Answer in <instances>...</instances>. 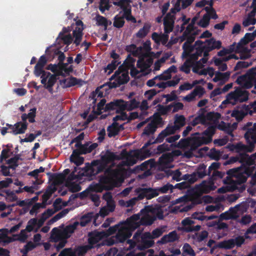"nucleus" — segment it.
I'll return each instance as SVG.
<instances>
[{"label": "nucleus", "instance_id": "nucleus-1", "mask_svg": "<svg viewBox=\"0 0 256 256\" xmlns=\"http://www.w3.org/2000/svg\"><path fill=\"white\" fill-rule=\"evenodd\" d=\"M256 154L249 156L246 153H239L236 156H231L226 162L225 164H230L236 162L240 164L237 168L230 169L227 171V174L230 177H236L234 181V188H236V184H240L246 181L248 177L251 175L250 166L255 163Z\"/></svg>", "mask_w": 256, "mask_h": 256}, {"label": "nucleus", "instance_id": "nucleus-2", "mask_svg": "<svg viewBox=\"0 0 256 256\" xmlns=\"http://www.w3.org/2000/svg\"><path fill=\"white\" fill-rule=\"evenodd\" d=\"M128 218L133 226V230H136L140 226H151L156 220V218L149 212L148 206L142 209L140 213L133 214Z\"/></svg>", "mask_w": 256, "mask_h": 256}, {"label": "nucleus", "instance_id": "nucleus-3", "mask_svg": "<svg viewBox=\"0 0 256 256\" xmlns=\"http://www.w3.org/2000/svg\"><path fill=\"white\" fill-rule=\"evenodd\" d=\"M99 180L100 182L104 186L106 190H112L119 186L118 171L110 168L106 170L104 175L100 176Z\"/></svg>", "mask_w": 256, "mask_h": 256}, {"label": "nucleus", "instance_id": "nucleus-4", "mask_svg": "<svg viewBox=\"0 0 256 256\" xmlns=\"http://www.w3.org/2000/svg\"><path fill=\"white\" fill-rule=\"evenodd\" d=\"M134 230H133V226L128 218L126 221L122 222V225L120 226L116 236L110 239V244L124 242L132 236Z\"/></svg>", "mask_w": 256, "mask_h": 256}, {"label": "nucleus", "instance_id": "nucleus-5", "mask_svg": "<svg viewBox=\"0 0 256 256\" xmlns=\"http://www.w3.org/2000/svg\"><path fill=\"white\" fill-rule=\"evenodd\" d=\"M167 136L166 134L162 130L155 140H154V137H152V138L150 139L149 140L144 144L140 150H136L134 152V156L141 160H143L149 157L150 156V151L148 150H146V148L152 144L161 143Z\"/></svg>", "mask_w": 256, "mask_h": 256}, {"label": "nucleus", "instance_id": "nucleus-6", "mask_svg": "<svg viewBox=\"0 0 256 256\" xmlns=\"http://www.w3.org/2000/svg\"><path fill=\"white\" fill-rule=\"evenodd\" d=\"M248 95L249 93L246 90L237 88L227 95L226 100L222 102V104L229 103L234 105L238 102H246L248 98Z\"/></svg>", "mask_w": 256, "mask_h": 256}, {"label": "nucleus", "instance_id": "nucleus-7", "mask_svg": "<svg viewBox=\"0 0 256 256\" xmlns=\"http://www.w3.org/2000/svg\"><path fill=\"white\" fill-rule=\"evenodd\" d=\"M242 130L246 131L244 138L246 143L254 148L256 144V124L248 122L243 126Z\"/></svg>", "mask_w": 256, "mask_h": 256}, {"label": "nucleus", "instance_id": "nucleus-8", "mask_svg": "<svg viewBox=\"0 0 256 256\" xmlns=\"http://www.w3.org/2000/svg\"><path fill=\"white\" fill-rule=\"evenodd\" d=\"M108 165L100 160H94L91 162V166L89 168V172L90 176H95L98 174L104 172Z\"/></svg>", "mask_w": 256, "mask_h": 256}, {"label": "nucleus", "instance_id": "nucleus-9", "mask_svg": "<svg viewBox=\"0 0 256 256\" xmlns=\"http://www.w3.org/2000/svg\"><path fill=\"white\" fill-rule=\"evenodd\" d=\"M124 100H115L110 102L106 104L104 106V112H110L112 110H116V112L118 114L120 112L126 110V106L122 105Z\"/></svg>", "mask_w": 256, "mask_h": 256}, {"label": "nucleus", "instance_id": "nucleus-10", "mask_svg": "<svg viewBox=\"0 0 256 256\" xmlns=\"http://www.w3.org/2000/svg\"><path fill=\"white\" fill-rule=\"evenodd\" d=\"M195 222L190 218H184L182 222L183 230L186 232H198L200 230L201 226L200 225L194 226L193 224Z\"/></svg>", "mask_w": 256, "mask_h": 256}, {"label": "nucleus", "instance_id": "nucleus-11", "mask_svg": "<svg viewBox=\"0 0 256 256\" xmlns=\"http://www.w3.org/2000/svg\"><path fill=\"white\" fill-rule=\"evenodd\" d=\"M28 126V122H16L14 124L13 130H10L9 133H11L14 135L24 134Z\"/></svg>", "mask_w": 256, "mask_h": 256}, {"label": "nucleus", "instance_id": "nucleus-12", "mask_svg": "<svg viewBox=\"0 0 256 256\" xmlns=\"http://www.w3.org/2000/svg\"><path fill=\"white\" fill-rule=\"evenodd\" d=\"M179 239V236L176 230H173L168 234L164 236L158 242L161 244H166L168 242H174Z\"/></svg>", "mask_w": 256, "mask_h": 256}, {"label": "nucleus", "instance_id": "nucleus-13", "mask_svg": "<svg viewBox=\"0 0 256 256\" xmlns=\"http://www.w3.org/2000/svg\"><path fill=\"white\" fill-rule=\"evenodd\" d=\"M232 146L233 148L232 150H236L237 152L240 153H246V152H252L254 147L251 144L246 145L242 142H238L236 144H232Z\"/></svg>", "mask_w": 256, "mask_h": 256}, {"label": "nucleus", "instance_id": "nucleus-14", "mask_svg": "<svg viewBox=\"0 0 256 256\" xmlns=\"http://www.w3.org/2000/svg\"><path fill=\"white\" fill-rule=\"evenodd\" d=\"M50 239L51 242H57L60 240L65 239V236L62 230H59L56 228H53L51 232Z\"/></svg>", "mask_w": 256, "mask_h": 256}, {"label": "nucleus", "instance_id": "nucleus-15", "mask_svg": "<svg viewBox=\"0 0 256 256\" xmlns=\"http://www.w3.org/2000/svg\"><path fill=\"white\" fill-rule=\"evenodd\" d=\"M102 152L100 154V160L107 165L112 162L117 158V156L114 152H110L108 150L104 154H102Z\"/></svg>", "mask_w": 256, "mask_h": 256}, {"label": "nucleus", "instance_id": "nucleus-16", "mask_svg": "<svg viewBox=\"0 0 256 256\" xmlns=\"http://www.w3.org/2000/svg\"><path fill=\"white\" fill-rule=\"evenodd\" d=\"M88 244L89 246L94 248V245L96 244L102 238L100 232L94 231L88 234Z\"/></svg>", "mask_w": 256, "mask_h": 256}, {"label": "nucleus", "instance_id": "nucleus-17", "mask_svg": "<svg viewBox=\"0 0 256 256\" xmlns=\"http://www.w3.org/2000/svg\"><path fill=\"white\" fill-rule=\"evenodd\" d=\"M208 143L210 142H208L205 136L194 137L192 140L190 148L192 150H196L202 144Z\"/></svg>", "mask_w": 256, "mask_h": 256}, {"label": "nucleus", "instance_id": "nucleus-18", "mask_svg": "<svg viewBox=\"0 0 256 256\" xmlns=\"http://www.w3.org/2000/svg\"><path fill=\"white\" fill-rule=\"evenodd\" d=\"M82 80L71 76L69 78H64L60 80V84L61 85H63L64 88H70L80 84Z\"/></svg>", "mask_w": 256, "mask_h": 256}, {"label": "nucleus", "instance_id": "nucleus-19", "mask_svg": "<svg viewBox=\"0 0 256 256\" xmlns=\"http://www.w3.org/2000/svg\"><path fill=\"white\" fill-rule=\"evenodd\" d=\"M206 48L212 50L214 49H220L222 47V42L216 40L214 38L206 40L204 42Z\"/></svg>", "mask_w": 256, "mask_h": 256}, {"label": "nucleus", "instance_id": "nucleus-20", "mask_svg": "<svg viewBox=\"0 0 256 256\" xmlns=\"http://www.w3.org/2000/svg\"><path fill=\"white\" fill-rule=\"evenodd\" d=\"M36 108H33L30 110V112L28 114H22L21 116L22 121L27 122L28 119L30 123H34L36 122L35 118L36 116Z\"/></svg>", "mask_w": 256, "mask_h": 256}, {"label": "nucleus", "instance_id": "nucleus-21", "mask_svg": "<svg viewBox=\"0 0 256 256\" xmlns=\"http://www.w3.org/2000/svg\"><path fill=\"white\" fill-rule=\"evenodd\" d=\"M206 166L204 164H200L193 174H195L196 182L200 178H202L206 176H208V172L206 171Z\"/></svg>", "mask_w": 256, "mask_h": 256}, {"label": "nucleus", "instance_id": "nucleus-22", "mask_svg": "<svg viewBox=\"0 0 256 256\" xmlns=\"http://www.w3.org/2000/svg\"><path fill=\"white\" fill-rule=\"evenodd\" d=\"M120 128H122V125L119 126L118 123L114 122L112 125L108 126L107 128L108 136L112 138L118 135Z\"/></svg>", "mask_w": 256, "mask_h": 256}, {"label": "nucleus", "instance_id": "nucleus-23", "mask_svg": "<svg viewBox=\"0 0 256 256\" xmlns=\"http://www.w3.org/2000/svg\"><path fill=\"white\" fill-rule=\"evenodd\" d=\"M78 225L79 222H74L72 224L66 226L62 230L65 236V239H67L70 237V234L74 232Z\"/></svg>", "mask_w": 256, "mask_h": 256}, {"label": "nucleus", "instance_id": "nucleus-24", "mask_svg": "<svg viewBox=\"0 0 256 256\" xmlns=\"http://www.w3.org/2000/svg\"><path fill=\"white\" fill-rule=\"evenodd\" d=\"M149 212L152 214V216L160 220H162L164 218V210L160 207L153 208L152 206H148Z\"/></svg>", "mask_w": 256, "mask_h": 256}, {"label": "nucleus", "instance_id": "nucleus-25", "mask_svg": "<svg viewBox=\"0 0 256 256\" xmlns=\"http://www.w3.org/2000/svg\"><path fill=\"white\" fill-rule=\"evenodd\" d=\"M164 228H158L154 230L152 233L150 232H145V237L146 238H152V239L156 238L160 236L164 232Z\"/></svg>", "mask_w": 256, "mask_h": 256}, {"label": "nucleus", "instance_id": "nucleus-26", "mask_svg": "<svg viewBox=\"0 0 256 256\" xmlns=\"http://www.w3.org/2000/svg\"><path fill=\"white\" fill-rule=\"evenodd\" d=\"M144 232L142 234L141 244L138 246V248L140 250H144L152 247L154 244V242L152 240V238H146L145 237Z\"/></svg>", "mask_w": 256, "mask_h": 256}, {"label": "nucleus", "instance_id": "nucleus-27", "mask_svg": "<svg viewBox=\"0 0 256 256\" xmlns=\"http://www.w3.org/2000/svg\"><path fill=\"white\" fill-rule=\"evenodd\" d=\"M230 72H216L215 74V76L213 78L214 82H218L220 80L224 82L227 81L230 76Z\"/></svg>", "mask_w": 256, "mask_h": 256}, {"label": "nucleus", "instance_id": "nucleus-28", "mask_svg": "<svg viewBox=\"0 0 256 256\" xmlns=\"http://www.w3.org/2000/svg\"><path fill=\"white\" fill-rule=\"evenodd\" d=\"M186 124V118L183 115L176 114L174 116V126L178 130Z\"/></svg>", "mask_w": 256, "mask_h": 256}, {"label": "nucleus", "instance_id": "nucleus-29", "mask_svg": "<svg viewBox=\"0 0 256 256\" xmlns=\"http://www.w3.org/2000/svg\"><path fill=\"white\" fill-rule=\"evenodd\" d=\"M216 126H210L203 132L202 134L206 136V138L208 142H212V136L216 132Z\"/></svg>", "mask_w": 256, "mask_h": 256}, {"label": "nucleus", "instance_id": "nucleus-30", "mask_svg": "<svg viewBox=\"0 0 256 256\" xmlns=\"http://www.w3.org/2000/svg\"><path fill=\"white\" fill-rule=\"evenodd\" d=\"M251 50L248 49L246 47L241 46L239 48L238 52L240 53V58L241 60H246L251 56Z\"/></svg>", "mask_w": 256, "mask_h": 256}, {"label": "nucleus", "instance_id": "nucleus-31", "mask_svg": "<svg viewBox=\"0 0 256 256\" xmlns=\"http://www.w3.org/2000/svg\"><path fill=\"white\" fill-rule=\"evenodd\" d=\"M46 69L48 70H50L54 74V75H56L59 76H64V73L62 72L60 70L59 63L57 64H49L47 67Z\"/></svg>", "mask_w": 256, "mask_h": 256}, {"label": "nucleus", "instance_id": "nucleus-32", "mask_svg": "<svg viewBox=\"0 0 256 256\" xmlns=\"http://www.w3.org/2000/svg\"><path fill=\"white\" fill-rule=\"evenodd\" d=\"M217 246L219 248H224L226 250L232 248L234 247L233 238L220 242L218 244Z\"/></svg>", "mask_w": 256, "mask_h": 256}, {"label": "nucleus", "instance_id": "nucleus-33", "mask_svg": "<svg viewBox=\"0 0 256 256\" xmlns=\"http://www.w3.org/2000/svg\"><path fill=\"white\" fill-rule=\"evenodd\" d=\"M140 102H138L135 98H133L129 102H126L124 100L122 105L126 106V110L130 111L134 108H138L139 106Z\"/></svg>", "mask_w": 256, "mask_h": 256}, {"label": "nucleus", "instance_id": "nucleus-34", "mask_svg": "<svg viewBox=\"0 0 256 256\" xmlns=\"http://www.w3.org/2000/svg\"><path fill=\"white\" fill-rule=\"evenodd\" d=\"M254 39V38L250 34V33H246L244 38H241L240 42L236 46V50H238L241 46H244L248 44L249 42L252 41Z\"/></svg>", "mask_w": 256, "mask_h": 256}, {"label": "nucleus", "instance_id": "nucleus-35", "mask_svg": "<svg viewBox=\"0 0 256 256\" xmlns=\"http://www.w3.org/2000/svg\"><path fill=\"white\" fill-rule=\"evenodd\" d=\"M124 24L125 21L123 14L122 16L116 14L114 18L113 26L114 27L120 28L124 26Z\"/></svg>", "mask_w": 256, "mask_h": 256}, {"label": "nucleus", "instance_id": "nucleus-36", "mask_svg": "<svg viewBox=\"0 0 256 256\" xmlns=\"http://www.w3.org/2000/svg\"><path fill=\"white\" fill-rule=\"evenodd\" d=\"M232 178L230 180V186H228V190L230 191H234L236 190H238L239 192H242L246 189L245 186L243 184L245 182H244L240 184H236V188H234L233 186H234V181L236 180V177H231Z\"/></svg>", "mask_w": 256, "mask_h": 256}, {"label": "nucleus", "instance_id": "nucleus-37", "mask_svg": "<svg viewBox=\"0 0 256 256\" xmlns=\"http://www.w3.org/2000/svg\"><path fill=\"white\" fill-rule=\"evenodd\" d=\"M94 216L93 212L88 213L81 218L79 224H80L82 226H86L92 220V218Z\"/></svg>", "mask_w": 256, "mask_h": 256}, {"label": "nucleus", "instance_id": "nucleus-38", "mask_svg": "<svg viewBox=\"0 0 256 256\" xmlns=\"http://www.w3.org/2000/svg\"><path fill=\"white\" fill-rule=\"evenodd\" d=\"M158 126L154 124L153 122H150L144 128L142 135L149 136L150 134H153L156 131Z\"/></svg>", "mask_w": 256, "mask_h": 256}, {"label": "nucleus", "instance_id": "nucleus-39", "mask_svg": "<svg viewBox=\"0 0 256 256\" xmlns=\"http://www.w3.org/2000/svg\"><path fill=\"white\" fill-rule=\"evenodd\" d=\"M56 75L50 74L48 78L47 85L46 86V88L50 93H52V87L56 82Z\"/></svg>", "mask_w": 256, "mask_h": 256}, {"label": "nucleus", "instance_id": "nucleus-40", "mask_svg": "<svg viewBox=\"0 0 256 256\" xmlns=\"http://www.w3.org/2000/svg\"><path fill=\"white\" fill-rule=\"evenodd\" d=\"M206 46L203 42L200 40H198L195 42V48L196 52L199 56H202V54L204 52V50L205 49Z\"/></svg>", "mask_w": 256, "mask_h": 256}, {"label": "nucleus", "instance_id": "nucleus-41", "mask_svg": "<svg viewBox=\"0 0 256 256\" xmlns=\"http://www.w3.org/2000/svg\"><path fill=\"white\" fill-rule=\"evenodd\" d=\"M96 24L98 26H104V30H107L108 20L105 17L98 14L96 17Z\"/></svg>", "mask_w": 256, "mask_h": 256}, {"label": "nucleus", "instance_id": "nucleus-42", "mask_svg": "<svg viewBox=\"0 0 256 256\" xmlns=\"http://www.w3.org/2000/svg\"><path fill=\"white\" fill-rule=\"evenodd\" d=\"M48 174L50 176V180H53L55 184L61 182L65 179L64 174H62L48 173Z\"/></svg>", "mask_w": 256, "mask_h": 256}, {"label": "nucleus", "instance_id": "nucleus-43", "mask_svg": "<svg viewBox=\"0 0 256 256\" xmlns=\"http://www.w3.org/2000/svg\"><path fill=\"white\" fill-rule=\"evenodd\" d=\"M129 0H120L118 2L114 1L112 4L116 6H118L120 8L122 9L123 12H124V10H128L129 8Z\"/></svg>", "mask_w": 256, "mask_h": 256}, {"label": "nucleus", "instance_id": "nucleus-44", "mask_svg": "<svg viewBox=\"0 0 256 256\" xmlns=\"http://www.w3.org/2000/svg\"><path fill=\"white\" fill-rule=\"evenodd\" d=\"M124 17L128 21H130L132 23H136V18L132 14V8L130 6H129L128 10H124L123 12Z\"/></svg>", "mask_w": 256, "mask_h": 256}, {"label": "nucleus", "instance_id": "nucleus-45", "mask_svg": "<svg viewBox=\"0 0 256 256\" xmlns=\"http://www.w3.org/2000/svg\"><path fill=\"white\" fill-rule=\"evenodd\" d=\"M174 21H169L164 20V32L165 34H169L172 31Z\"/></svg>", "mask_w": 256, "mask_h": 256}, {"label": "nucleus", "instance_id": "nucleus-46", "mask_svg": "<svg viewBox=\"0 0 256 256\" xmlns=\"http://www.w3.org/2000/svg\"><path fill=\"white\" fill-rule=\"evenodd\" d=\"M150 28V26L144 24L142 28L139 30L136 35L138 38H144L148 34Z\"/></svg>", "mask_w": 256, "mask_h": 256}, {"label": "nucleus", "instance_id": "nucleus-47", "mask_svg": "<svg viewBox=\"0 0 256 256\" xmlns=\"http://www.w3.org/2000/svg\"><path fill=\"white\" fill-rule=\"evenodd\" d=\"M146 199L150 200L156 196H157L159 194V192L157 190V188H146Z\"/></svg>", "mask_w": 256, "mask_h": 256}, {"label": "nucleus", "instance_id": "nucleus-48", "mask_svg": "<svg viewBox=\"0 0 256 256\" xmlns=\"http://www.w3.org/2000/svg\"><path fill=\"white\" fill-rule=\"evenodd\" d=\"M251 76H252V74H249L248 70V72L245 74L238 76L236 80V82L238 84L242 86L243 84L245 83V82Z\"/></svg>", "mask_w": 256, "mask_h": 256}, {"label": "nucleus", "instance_id": "nucleus-49", "mask_svg": "<svg viewBox=\"0 0 256 256\" xmlns=\"http://www.w3.org/2000/svg\"><path fill=\"white\" fill-rule=\"evenodd\" d=\"M208 156L211 159L218 160L221 156V154L219 150L213 148L210 150Z\"/></svg>", "mask_w": 256, "mask_h": 256}, {"label": "nucleus", "instance_id": "nucleus-50", "mask_svg": "<svg viewBox=\"0 0 256 256\" xmlns=\"http://www.w3.org/2000/svg\"><path fill=\"white\" fill-rule=\"evenodd\" d=\"M106 100L104 98H102L100 100V101L97 104V110H94L92 112H95L97 115H100L102 114V110H104V106L106 105Z\"/></svg>", "mask_w": 256, "mask_h": 256}, {"label": "nucleus", "instance_id": "nucleus-51", "mask_svg": "<svg viewBox=\"0 0 256 256\" xmlns=\"http://www.w3.org/2000/svg\"><path fill=\"white\" fill-rule=\"evenodd\" d=\"M192 62L190 60H187L180 68V70L184 72L186 74H188L190 72V68L192 66Z\"/></svg>", "mask_w": 256, "mask_h": 256}, {"label": "nucleus", "instance_id": "nucleus-52", "mask_svg": "<svg viewBox=\"0 0 256 256\" xmlns=\"http://www.w3.org/2000/svg\"><path fill=\"white\" fill-rule=\"evenodd\" d=\"M220 116V114L218 112H209L205 116V120L214 121L218 120Z\"/></svg>", "mask_w": 256, "mask_h": 256}, {"label": "nucleus", "instance_id": "nucleus-53", "mask_svg": "<svg viewBox=\"0 0 256 256\" xmlns=\"http://www.w3.org/2000/svg\"><path fill=\"white\" fill-rule=\"evenodd\" d=\"M136 192L138 194V196L136 197L137 200H142L144 198H146V188H138L136 190Z\"/></svg>", "mask_w": 256, "mask_h": 256}, {"label": "nucleus", "instance_id": "nucleus-54", "mask_svg": "<svg viewBox=\"0 0 256 256\" xmlns=\"http://www.w3.org/2000/svg\"><path fill=\"white\" fill-rule=\"evenodd\" d=\"M162 97L166 98V104H168V102H172L173 100H176L178 98L175 90H172L170 94H164L162 96Z\"/></svg>", "mask_w": 256, "mask_h": 256}, {"label": "nucleus", "instance_id": "nucleus-55", "mask_svg": "<svg viewBox=\"0 0 256 256\" xmlns=\"http://www.w3.org/2000/svg\"><path fill=\"white\" fill-rule=\"evenodd\" d=\"M183 254L186 253L190 256H195L196 253L191 246L188 243L184 244L183 248Z\"/></svg>", "mask_w": 256, "mask_h": 256}, {"label": "nucleus", "instance_id": "nucleus-56", "mask_svg": "<svg viewBox=\"0 0 256 256\" xmlns=\"http://www.w3.org/2000/svg\"><path fill=\"white\" fill-rule=\"evenodd\" d=\"M90 188L92 191L96 192H101L104 190H106L104 186L102 183L100 182L98 184L90 186Z\"/></svg>", "mask_w": 256, "mask_h": 256}, {"label": "nucleus", "instance_id": "nucleus-57", "mask_svg": "<svg viewBox=\"0 0 256 256\" xmlns=\"http://www.w3.org/2000/svg\"><path fill=\"white\" fill-rule=\"evenodd\" d=\"M210 18L207 14L204 15L198 22V24L202 28H206L209 24Z\"/></svg>", "mask_w": 256, "mask_h": 256}, {"label": "nucleus", "instance_id": "nucleus-58", "mask_svg": "<svg viewBox=\"0 0 256 256\" xmlns=\"http://www.w3.org/2000/svg\"><path fill=\"white\" fill-rule=\"evenodd\" d=\"M37 224V218H33L30 220L26 228V230L28 232H31L33 230L34 227Z\"/></svg>", "mask_w": 256, "mask_h": 256}, {"label": "nucleus", "instance_id": "nucleus-59", "mask_svg": "<svg viewBox=\"0 0 256 256\" xmlns=\"http://www.w3.org/2000/svg\"><path fill=\"white\" fill-rule=\"evenodd\" d=\"M246 114L242 110H234L232 112L231 116L236 120H242L245 116Z\"/></svg>", "mask_w": 256, "mask_h": 256}, {"label": "nucleus", "instance_id": "nucleus-60", "mask_svg": "<svg viewBox=\"0 0 256 256\" xmlns=\"http://www.w3.org/2000/svg\"><path fill=\"white\" fill-rule=\"evenodd\" d=\"M110 8L109 0H100V2L99 10L102 12Z\"/></svg>", "mask_w": 256, "mask_h": 256}, {"label": "nucleus", "instance_id": "nucleus-61", "mask_svg": "<svg viewBox=\"0 0 256 256\" xmlns=\"http://www.w3.org/2000/svg\"><path fill=\"white\" fill-rule=\"evenodd\" d=\"M205 122V116L199 114L196 117L190 122L192 126H196L200 123L204 124Z\"/></svg>", "mask_w": 256, "mask_h": 256}, {"label": "nucleus", "instance_id": "nucleus-62", "mask_svg": "<svg viewBox=\"0 0 256 256\" xmlns=\"http://www.w3.org/2000/svg\"><path fill=\"white\" fill-rule=\"evenodd\" d=\"M252 64V62H246L240 61L237 62L234 68V70H238L243 68H248Z\"/></svg>", "mask_w": 256, "mask_h": 256}, {"label": "nucleus", "instance_id": "nucleus-63", "mask_svg": "<svg viewBox=\"0 0 256 256\" xmlns=\"http://www.w3.org/2000/svg\"><path fill=\"white\" fill-rule=\"evenodd\" d=\"M173 188H174V186L168 183L160 188H158L157 190L159 193L164 194L168 192L169 190L172 192Z\"/></svg>", "mask_w": 256, "mask_h": 256}, {"label": "nucleus", "instance_id": "nucleus-64", "mask_svg": "<svg viewBox=\"0 0 256 256\" xmlns=\"http://www.w3.org/2000/svg\"><path fill=\"white\" fill-rule=\"evenodd\" d=\"M58 256H76V254L72 248H65L60 252Z\"/></svg>", "mask_w": 256, "mask_h": 256}]
</instances>
